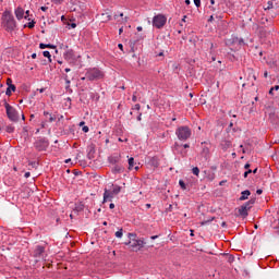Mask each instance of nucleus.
Returning <instances> with one entry per match:
<instances>
[{
    "instance_id": "56",
    "label": "nucleus",
    "mask_w": 279,
    "mask_h": 279,
    "mask_svg": "<svg viewBox=\"0 0 279 279\" xmlns=\"http://www.w3.org/2000/svg\"><path fill=\"white\" fill-rule=\"evenodd\" d=\"M258 172V168H255L254 170H253V173H257Z\"/></svg>"
},
{
    "instance_id": "18",
    "label": "nucleus",
    "mask_w": 279,
    "mask_h": 279,
    "mask_svg": "<svg viewBox=\"0 0 279 279\" xmlns=\"http://www.w3.org/2000/svg\"><path fill=\"white\" fill-rule=\"evenodd\" d=\"M112 193H114L116 195H119V193H121V186L120 185H113Z\"/></svg>"
},
{
    "instance_id": "46",
    "label": "nucleus",
    "mask_w": 279,
    "mask_h": 279,
    "mask_svg": "<svg viewBox=\"0 0 279 279\" xmlns=\"http://www.w3.org/2000/svg\"><path fill=\"white\" fill-rule=\"evenodd\" d=\"M109 208L112 210V208H114V203H111V204L109 205Z\"/></svg>"
},
{
    "instance_id": "54",
    "label": "nucleus",
    "mask_w": 279,
    "mask_h": 279,
    "mask_svg": "<svg viewBox=\"0 0 279 279\" xmlns=\"http://www.w3.org/2000/svg\"><path fill=\"white\" fill-rule=\"evenodd\" d=\"M119 34H123V27L119 29Z\"/></svg>"
},
{
    "instance_id": "47",
    "label": "nucleus",
    "mask_w": 279,
    "mask_h": 279,
    "mask_svg": "<svg viewBox=\"0 0 279 279\" xmlns=\"http://www.w3.org/2000/svg\"><path fill=\"white\" fill-rule=\"evenodd\" d=\"M184 149H189V147H191L189 144H184L183 145Z\"/></svg>"
},
{
    "instance_id": "31",
    "label": "nucleus",
    "mask_w": 279,
    "mask_h": 279,
    "mask_svg": "<svg viewBox=\"0 0 279 279\" xmlns=\"http://www.w3.org/2000/svg\"><path fill=\"white\" fill-rule=\"evenodd\" d=\"M271 9H274V2L268 1V4L267 7L264 8V10H271Z\"/></svg>"
},
{
    "instance_id": "22",
    "label": "nucleus",
    "mask_w": 279,
    "mask_h": 279,
    "mask_svg": "<svg viewBox=\"0 0 279 279\" xmlns=\"http://www.w3.org/2000/svg\"><path fill=\"white\" fill-rule=\"evenodd\" d=\"M5 132H8V134H12L14 132V126L13 125H7L5 126Z\"/></svg>"
},
{
    "instance_id": "62",
    "label": "nucleus",
    "mask_w": 279,
    "mask_h": 279,
    "mask_svg": "<svg viewBox=\"0 0 279 279\" xmlns=\"http://www.w3.org/2000/svg\"><path fill=\"white\" fill-rule=\"evenodd\" d=\"M210 3H211V5H215V0H211Z\"/></svg>"
},
{
    "instance_id": "39",
    "label": "nucleus",
    "mask_w": 279,
    "mask_h": 279,
    "mask_svg": "<svg viewBox=\"0 0 279 279\" xmlns=\"http://www.w3.org/2000/svg\"><path fill=\"white\" fill-rule=\"evenodd\" d=\"M226 182H228V181H226V180L220 181V182H219V186H223V184H226Z\"/></svg>"
},
{
    "instance_id": "36",
    "label": "nucleus",
    "mask_w": 279,
    "mask_h": 279,
    "mask_svg": "<svg viewBox=\"0 0 279 279\" xmlns=\"http://www.w3.org/2000/svg\"><path fill=\"white\" fill-rule=\"evenodd\" d=\"M134 110H141V105L136 104V105L134 106Z\"/></svg>"
},
{
    "instance_id": "12",
    "label": "nucleus",
    "mask_w": 279,
    "mask_h": 279,
    "mask_svg": "<svg viewBox=\"0 0 279 279\" xmlns=\"http://www.w3.org/2000/svg\"><path fill=\"white\" fill-rule=\"evenodd\" d=\"M145 246V241L133 240L131 247H138L140 250Z\"/></svg>"
},
{
    "instance_id": "25",
    "label": "nucleus",
    "mask_w": 279,
    "mask_h": 279,
    "mask_svg": "<svg viewBox=\"0 0 279 279\" xmlns=\"http://www.w3.org/2000/svg\"><path fill=\"white\" fill-rule=\"evenodd\" d=\"M213 221H215V217H213V218H210V219H208V220L202 221V222H201V226H206V225H208V223H210V222H213Z\"/></svg>"
},
{
    "instance_id": "6",
    "label": "nucleus",
    "mask_w": 279,
    "mask_h": 279,
    "mask_svg": "<svg viewBox=\"0 0 279 279\" xmlns=\"http://www.w3.org/2000/svg\"><path fill=\"white\" fill-rule=\"evenodd\" d=\"M254 204H256V198H251L248 202H246L239 208V215L241 217H247V210H250V208H252Z\"/></svg>"
},
{
    "instance_id": "9",
    "label": "nucleus",
    "mask_w": 279,
    "mask_h": 279,
    "mask_svg": "<svg viewBox=\"0 0 279 279\" xmlns=\"http://www.w3.org/2000/svg\"><path fill=\"white\" fill-rule=\"evenodd\" d=\"M14 14H15V19L17 21H23L24 16H25V9H23L22 7H17L14 10Z\"/></svg>"
},
{
    "instance_id": "21",
    "label": "nucleus",
    "mask_w": 279,
    "mask_h": 279,
    "mask_svg": "<svg viewBox=\"0 0 279 279\" xmlns=\"http://www.w3.org/2000/svg\"><path fill=\"white\" fill-rule=\"evenodd\" d=\"M123 171V168L121 166H114L112 169V173H121Z\"/></svg>"
},
{
    "instance_id": "19",
    "label": "nucleus",
    "mask_w": 279,
    "mask_h": 279,
    "mask_svg": "<svg viewBox=\"0 0 279 279\" xmlns=\"http://www.w3.org/2000/svg\"><path fill=\"white\" fill-rule=\"evenodd\" d=\"M215 178H216L215 172H208L207 175H206V179L209 182H213V180H215Z\"/></svg>"
},
{
    "instance_id": "59",
    "label": "nucleus",
    "mask_w": 279,
    "mask_h": 279,
    "mask_svg": "<svg viewBox=\"0 0 279 279\" xmlns=\"http://www.w3.org/2000/svg\"><path fill=\"white\" fill-rule=\"evenodd\" d=\"M246 173H248V174L252 173V170L251 169L246 170Z\"/></svg>"
},
{
    "instance_id": "58",
    "label": "nucleus",
    "mask_w": 279,
    "mask_h": 279,
    "mask_svg": "<svg viewBox=\"0 0 279 279\" xmlns=\"http://www.w3.org/2000/svg\"><path fill=\"white\" fill-rule=\"evenodd\" d=\"M69 162H71V159H66L65 160V163L69 165Z\"/></svg>"
},
{
    "instance_id": "16",
    "label": "nucleus",
    "mask_w": 279,
    "mask_h": 279,
    "mask_svg": "<svg viewBox=\"0 0 279 279\" xmlns=\"http://www.w3.org/2000/svg\"><path fill=\"white\" fill-rule=\"evenodd\" d=\"M121 160V155L109 157L110 165H117Z\"/></svg>"
},
{
    "instance_id": "26",
    "label": "nucleus",
    "mask_w": 279,
    "mask_h": 279,
    "mask_svg": "<svg viewBox=\"0 0 279 279\" xmlns=\"http://www.w3.org/2000/svg\"><path fill=\"white\" fill-rule=\"evenodd\" d=\"M24 19H25L26 21H32V17H31V15H29V10L24 11Z\"/></svg>"
},
{
    "instance_id": "30",
    "label": "nucleus",
    "mask_w": 279,
    "mask_h": 279,
    "mask_svg": "<svg viewBox=\"0 0 279 279\" xmlns=\"http://www.w3.org/2000/svg\"><path fill=\"white\" fill-rule=\"evenodd\" d=\"M117 239H121L123 236V229H120L119 231L116 232Z\"/></svg>"
},
{
    "instance_id": "57",
    "label": "nucleus",
    "mask_w": 279,
    "mask_h": 279,
    "mask_svg": "<svg viewBox=\"0 0 279 279\" xmlns=\"http://www.w3.org/2000/svg\"><path fill=\"white\" fill-rule=\"evenodd\" d=\"M250 175L246 171L244 172V178H247Z\"/></svg>"
},
{
    "instance_id": "45",
    "label": "nucleus",
    "mask_w": 279,
    "mask_h": 279,
    "mask_svg": "<svg viewBox=\"0 0 279 279\" xmlns=\"http://www.w3.org/2000/svg\"><path fill=\"white\" fill-rule=\"evenodd\" d=\"M271 88H274V90H279V85H276V86H274Z\"/></svg>"
},
{
    "instance_id": "61",
    "label": "nucleus",
    "mask_w": 279,
    "mask_h": 279,
    "mask_svg": "<svg viewBox=\"0 0 279 279\" xmlns=\"http://www.w3.org/2000/svg\"><path fill=\"white\" fill-rule=\"evenodd\" d=\"M151 239H153V240H154V239H158V235H153Z\"/></svg>"
},
{
    "instance_id": "35",
    "label": "nucleus",
    "mask_w": 279,
    "mask_h": 279,
    "mask_svg": "<svg viewBox=\"0 0 279 279\" xmlns=\"http://www.w3.org/2000/svg\"><path fill=\"white\" fill-rule=\"evenodd\" d=\"M132 101H134V104L138 101V98L135 96V94L132 96Z\"/></svg>"
},
{
    "instance_id": "27",
    "label": "nucleus",
    "mask_w": 279,
    "mask_h": 279,
    "mask_svg": "<svg viewBox=\"0 0 279 279\" xmlns=\"http://www.w3.org/2000/svg\"><path fill=\"white\" fill-rule=\"evenodd\" d=\"M35 25H36V22L32 21L27 23L26 27H28V29H34Z\"/></svg>"
},
{
    "instance_id": "13",
    "label": "nucleus",
    "mask_w": 279,
    "mask_h": 279,
    "mask_svg": "<svg viewBox=\"0 0 279 279\" xmlns=\"http://www.w3.org/2000/svg\"><path fill=\"white\" fill-rule=\"evenodd\" d=\"M44 117H46V121H48V123H53V121H56V116L49 113V111H44Z\"/></svg>"
},
{
    "instance_id": "38",
    "label": "nucleus",
    "mask_w": 279,
    "mask_h": 279,
    "mask_svg": "<svg viewBox=\"0 0 279 279\" xmlns=\"http://www.w3.org/2000/svg\"><path fill=\"white\" fill-rule=\"evenodd\" d=\"M70 27H72V29H75V27H77V24L72 23V24H70Z\"/></svg>"
},
{
    "instance_id": "63",
    "label": "nucleus",
    "mask_w": 279,
    "mask_h": 279,
    "mask_svg": "<svg viewBox=\"0 0 279 279\" xmlns=\"http://www.w3.org/2000/svg\"><path fill=\"white\" fill-rule=\"evenodd\" d=\"M112 16L108 15V21H111Z\"/></svg>"
},
{
    "instance_id": "53",
    "label": "nucleus",
    "mask_w": 279,
    "mask_h": 279,
    "mask_svg": "<svg viewBox=\"0 0 279 279\" xmlns=\"http://www.w3.org/2000/svg\"><path fill=\"white\" fill-rule=\"evenodd\" d=\"M182 21L183 23H186V15L183 16Z\"/></svg>"
},
{
    "instance_id": "37",
    "label": "nucleus",
    "mask_w": 279,
    "mask_h": 279,
    "mask_svg": "<svg viewBox=\"0 0 279 279\" xmlns=\"http://www.w3.org/2000/svg\"><path fill=\"white\" fill-rule=\"evenodd\" d=\"M118 48H119L120 51H123V44H119Z\"/></svg>"
},
{
    "instance_id": "10",
    "label": "nucleus",
    "mask_w": 279,
    "mask_h": 279,
    "mask_svg": "<svg viewBox=\"0 0 279 279\" xmlns=\"http://www.w3.org/2000/svg\"><path fill=\"white\" fill-rule=\"evenodd\" d=\"M7 85H8V88H7L5 95L8 97H11L12 93L10 92V88H12L13 93H16V86L14 84H12V78L7 80Z\"/></svg>"
},
{
    "instance_id": "15",
    "label": "nucleus",
    "mask_w": 279,
    "mask_h": 279,
    "mask_svg": "<svg viewBox=\"0 0 279 279\" xmlns=\"http://www.w3.org/2000/svg\"><path fill=\"white\" fill-rule=\"evenodd\" d=\"M252 195V192L250 190H245L241 193L240 202H245Z\"/></svg>"
},
{
    "instance_id": "5",
    "label": "nucleus",
    "mask_w": 279,
    "mask_h": 279,
    "mask_svg": "<svg viewBox=\"0 0 279 279\" xmlns=\"http://www.w3.org/2000/svg\"><path fill=\"white\" fill-rule=\"evenodd\" d=\"M165 25H167V15L157 14L153 17V27H156V29H162Z\"/></svg>"
},
{
    "instance_id": "8",
    "label": "nucleus",
    "mask_w": 279,
    "mask_h": 279,
    "mask_svg": "<svg viewBox=\"0 0 279 279\" xmlns=\"http://www.w3.org/2000/svg\"><path fill=\"white\" fill-rule=\"evenodd\" d=\"M35 258H43L45 256V246L37 245L33 252Z\"/></svg>"
},
{
    "instance_id": "17",
    "label": "nucleus",
    "mask_w": 279,
    "mask_h": 279,
    "mask_svg": "<svg viewBox=\"0 0 279 279\" xmlns=\"http://www.w3.org/2000/svg\"><path fill=\"white\" fill-rule=\"evenodd\" d=\"M39 49H56V46L51 44H39Z\"/></svg>"
},
{
    "instance_id": "50",
    "label": "nucleus",
    "mask_w": 279,
    "mask_h": 279,
    "mask_svg": "<svg viewBox=\"0 0 279 279\" xmlns=\"http://www.w3.org/2000/svg\"><path fill=\"white\" fill-rule=\"evenodd\" d=\"M244 169L248 170V169H250V163H246V165L244 166Z\"/></svg>"
},
{
    "instance_id": "43",
    "label": "nucleus",
    "mask_w": 279,
    "mask_h": 279,
    "mask_svg": "<svg viewBox=\"0 0 279 279\" xmlns=\"http://www.w3.org/2000/svg\"><path fill=\"white\" fill-rule=\"evenodd\" d=\"M256 193L257 195H263V190H257Z\"/></svg>"
},
{
    "instance_id": "14",
    "label": "nucleus",
    "mask_w": 279,
    "mask_h": 279,
    "mask_svg": "<svg viewBox=\"0 0 279 279\" xmlns=\"http://www.w3.org/2000/svg\"><path fill=\"white\" fill-rule=\"evenodd\" d=\"M74 56H75V53L73 52V49H70L64 52L63 58L65 60H73Z\"/></svg>"
},
{
    "instance_id": "33",
    "label": "nucleus",
    "mask_w": 279,
    "mask_h": 279,
    "mask_svg": "<svg viewBox=\"0 0 279 279\" xmlns=\"http://www.w3.org/2000/svg\"><path fill=\"white\" fill-rule=\"evenodd\" d=\"M194 3L196 5V8H199L202 5V1L201 0H194Z\"/></svg>"
},
{
    "instance_id": "3",
    "label": "nucleus",
    "mask_w": 279,
    "mask_h": 279,
    "mask_svg": "<svg viewBox=\"0 0 279 279\" xmlns=\"http://www.w3.org/2000/svg\"><path fill=\"white\" fill-rule=\"evenodd\" d=\"M193 134L191 131V128L189 126H179L175 130V135L179 138V141H189L190 136Z\"/></svg>"
},
{
    "instance_id": "44",
    "label": "nucleus",
    "mask_w": 279,
    "mask_h": 279,
    "mask_svg": "<svg viewBox=\"0 0 279 279\" xmlns=\"http://www.w3.org/2000/svg\"><path fill=\"white\" fill-rule=\"evenodd\" d=\"M80 128H82L83 125H86V122H84V121H82V122H80Z\"/></svg>"
},
{
    "instance_id": "52",
    "label": "nucleus",
    "mask_w": 279,
    "mask_h": 279,
    "mask_svg": "<svg viewBox=\"0 0 279 279\" xmlns=\"http://www.w3.org/2000/svg\"><path fill=\"white\" fill-rule=\"evenodd\" d=\"M269 95H274V88H270Z\"/></svg>"
},
{
    "instance_id": "23",
    "label": "nucleus",
    "mask_w": 279,
    "mask_h": 279,
    "mask_svg": "<svg viewBox=\"0 0 279 279\" xmlns=\"http://www.w3.org/2000/svg\"><path fill=\"white\" fill-rule=\"evenodd\" d=\"M203 155L204 156H208V154H210V148L208 146H203Z\"/></svg>"
},
{
    "instance_id": "28",
    "label": "nucleus",
    "mask_w": 279,
    "mask_h": 279,
    "mask_svg": "<svg viewBox=\"0 0 279 279\" xmlns=\"http://www.w3.org/2000/svg\"><path fill=\"white\" fill-rule=\"evenodd\" d=\"M179 186H181V189H182L183 191H186V183H184L183 180H180V181H179Z\"/></svg>"
},
{
    "instance_id": "41",
    "label": "nucleus",
    "mask_w": 279,
    "mask_h": 279,
    "mask_svg": "<svg viewBox=\"0 0 279 279\" xmlns=\"http://www.w3.org/2000/svg\"><path fill=\"white\" fill-rule=\"evenodd\" d=\"M40 10H41L43 12H47L48 8H47V7H41Z\"/></svg>"
},
{
    "instance_id": "55",
    "label": "nucleus",
    "mask_w": 279,
    "mask_h": 279,
    "mask_svg": "<svg viewBox=\"0 0 279 279\" xmlns=\"http://www.w3.org/2000/svg\"><path fill=\"white\" fill-rule=\"evenodd\" d=\"M70 72H71V69L66 68L65 73H70Z\"/></svg>"
},
{
    "instance_id": "32",
    "label": "nucleus",
    "mask_w": 279,
    "mask_h": 279,
    "mask_svg": "<svg viewBox=\"0 0 279 279\" xmlns=\"http://www.w3.org/2000/svg\"><path fill=\"white\" fill-rule=\"evenodd\" d=\"M52 3H56V5H60L61 3L64 2V0H51Z\"/></svg>"
},
{
    "instance_id": "60",
    "label": "nucleus",
    "mask_w": 279,
    "mask_h": 279,
    "mask_svg": "<svg viewBox=\"0 0 279 279\" xmlns=\"http://www.w3.org/2000/svg\"><path fill=\"white\" fill-rule=\"evenodd\" d=\"M22 120L25 121V114L22 113Z\"/></svg>"
},
{
    "instance_id": "1",
    "label": "nucleus",
    "mask_w": 279,
    "mask_h": 279,
    "mask_svg": "<svg viewBox=\"0 0 279 279\" xmlns=\"http://www.w3.org/2000/svg\"><path fill=\"white\" fill-rule=\"evenodd\" d=\"M1 26L3 29H5V32H9L10 34L16 29V20H14L12 11H4L2 13Z\"/></svg>"
},
{
    "instance_id": "29",
    "label": "nucleus",
    "mask_w": 279,
    "mask_h": 279,
    "mask_svg": "<svg viewBox=\"0 0 279 279\" xmlns=\"http://www.w3.org/2000/svg\"><path fill=\"white\" fill-rule=\"evenodd\" d=\"M192 173L194 174V175H199V168L198 167H194L193 169H192Z\"/></svg>"
},
{
    "instance_id": "48",
    "label": "nucleus",
    "mask_w": 279,
    "mask_h": 279,
    "mask_svg": "<svg viewBox=\"0 0 279 279\" xmlns=\"http://www.w3.org/2000/svg\"><path fill=\"white\" fill-rule=\"evenodd\" d=\"M137 32H143V26H137Z\"/></svg>"
},
{
    "instance_id": "34",
    "label": "nucleus",
    "mask_w": 279,
    "mask_h": 279,
    "mask_svg": "<svg viewBox=\"0 0 279 279\" xmlns=\"http://www.w3.org/2000/svg\"><path fill=\"white\" fill-rule=\"evenodd\" d=\"M82 130H83V132H85V134H86V133H88V132L90 131V129H89L88 126H83V129H82Z\"/></svg>"
},
{
    "instance_id": "4",
    "label": "nucleus",
    "mask_w": 279,
    "mask_h": 279,
    "mask_svg": "<svg viewBox=\"0 0 279 279\" xmlns=\"http://www.w3.org/2000/svg\"><path fill=\"white\" fill-rule=\"evenodd\" d=\"M4 108L8 119L16 123L19 121V111L8 102H4Z\"/></svg>"
},
{
    "instance_id": "49",
    "label": "nucleus",
    "mask_w": 279,
    "mask_h": 279,
    "mask_svg": "<svg viewBox=\"0 0 279 279\" xmlns=\"http://www.w3.org/2000/svg\"><path fill=\"white\" fill-rule=\"evenodd\" d=\"M36 58H37V54H36V53H33V54H32V59H33V60H36Z\"/></svg>"
},
{
    "instance_id": "2",
    "label": "nucleus",
    "mask_w": 279,
    "mask_h": 279,
    "mask_svg": "<svg viewBox=\"0 0 279 279\" xmlns=\"http://www.w3.org/2000/svg\"><path fill=\"white\" fill-rule=\"evenodd\" d=\"M85 77L89 82H97V80H104L106 74L99 68H88L86 70Z\"/></svg>"
},
{
    "instance_id": "40",
    "label": "nucleus",
    "mask_w": 279,
    "mask_h": 279,
    "mask_svg": "<svg viewBox=\"0 0 279 279\" xmlns=\"http://www.w3.org/2000/svg\"><path fill=\"white\" fill-rule=\"evenodd\" d=\"M31 175H32L31 172H25V174H24L25 178H29Z\"/></svg>"
},
{
    "instance_id": "20",
    "label": "nucleus",
    "mask_w": 279,
    "mask_h": 279,
    "mask_svg": "<svg viewBox=\"0 0 279 279\" xmlns=\"http://www.w3.org/2000/svg\"><path fill=\"white\" fill-rule=\"evenodd\" d=\"M134 169V157L129 158V171H132Z\"/></svg>"
},
{
    "instance_id": "42",
    "label": "nucleus",
    "mask_w": 279,
    "mask_h": 279,
    "mask_svg": "<svg viewBox=\"0 0 279 279\" xmlns=\"http://www.w3.org/2000/svg\"><path fill=\"white\" fill-rule=\"evenodd\" d=\"M264 77L265 78L269 77V73L267 71L264 72Z\"/></svg>"
},
{
    "instance_id": "7",
    "label": "nucleus",
    "mask_w": 279,
    "mask_h": 279,
    "mask_svg": "<svg viewBox=\"0 0 279 279\" xmlns=\"http://www.w3.org/2000/svg\"><path fill=\"white\" fill-rule=\"evenodd\" d=\"M34 147L37 151H47V147H49V141L46 138H39L34 143Z\"/></svg>"
},
{
    "instance_id": "64",
    "label": "nucleus",
    "mask_w": 279,
    "mask_h": 279,
    "mask_svg": "<svg viewBox=\"0 0 279 279\" xmlns=\"http://www.w3.org/2000/svg\"><path fill=\"white\" fill-rule=\"evenodd\" d=\"M41 128H45V122L41 123Z\"/></svg>"
},
{
    "instance_id": "51",
    "label": "nucleus",
    "mask_w": 279,
    "mask_h": 279,
    "mask_svg": "<svg viewBox=\"0 0 279 279\" xmlns=\"http://www.w3.org/2000/svg\"><path fill=\"white\" fill-rule=\"evenodd\" d=\"M186 5H191V0H185Z\"/></svg>"
},
{
    "instance_id": "24",
    "label": "nucleus",
    "mask_w": 279,
    "mask_h": 279,
    "mask_svg": "<svg viewBox=\"0 0 279 279\" xmlns=\"http://www.w3.org/2000/svg\"><path fill=\"white\" fill-rule=\"evenodd\" d=\"M43 56H44V58H48L49 62H51V52L45 50V51L43 52Z\"/></svg>"
},
{
    "instance_id": "11",
    "label": "nucleus",
    "mask_w": 279,
    "mask_h": 279,
    "mask_svg": "<svg viewBox=\"0 0 279 279\" xmlns=\"http://www.w3.org/2000/svg\"><path fill=\"white\" fill-rule=\"evenodd\" d=\"M114 193L112 192V190H105L104 193V202H112V199H114Z\"/></svg>"
}]
</instances>
